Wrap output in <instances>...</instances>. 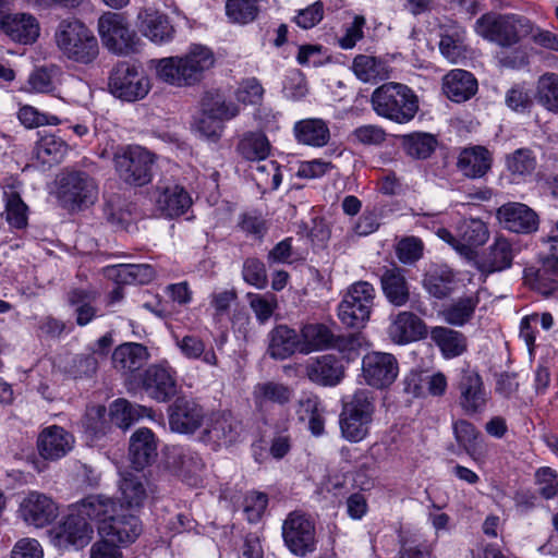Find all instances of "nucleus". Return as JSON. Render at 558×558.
I'll use <instances>...</instances> for the list:
<instances>
[{
	"label": "nucleus",
	"instance_id": "1",
	"mask_svg": "<svg viewBox=\"0 0 558 558\" xmlns=\"http://www.w3.org/2000/svg\"><path fill=\"white\" fill-rule=\"evenodd\" d=\"M214 64L213 51L205 46L194 45L183 57L158 60L156 73L161 81L171 85L191 86L199 82Z\"/></svg>",
	"mask_w": 558,
	"mask_h": 558
},
{
	"label": "nucleus",
	"instance_id": "2",
	"mask_svg": "<svg viewBox=\"0 0 558 558\" xmlns=\"http://www.w3.org/2000/svg\"><path fill=\"white\" fill-rule=\"evenodd\" d=\"M339 414L341 436L350 442L364 440L371 430L376 412L375 395L368 389H357L342 398Z\"/></svg>",
	"mask_w": 558,
	"mask_h": 558
},
{
	"label": "nucleus",
	"instance_id": "3",
	"mask_svg": "<svg viewBox=\"0 0 558 558\" xmlns=\"http://www.w3.org/2000/svg\"><path fill=\"white\" fill-rule=\"evenodd\" d=\"M475 33L500 48H511L533 32V23L525 16L513 13L488 12L480 16Z\"/></svg>",
	"mask_w": 558,
	"mask_h": 558
},
{
	"label": "nucleus",
	"instance_id": "4",
	"mask_svg": "<svg viewBox=\"0 0 558 558\" xmlns=\"http://www.w3.org/2000/svg\"><path fill=\"white\" fill-rule=\"evenodd\" d=\"M371 104L379 117L400 124L410 122L418 111V98L414 92L395 82L377 87L371 96Z\"/></svg>",
	"mask_w": 558,
	"mask_h": 558
},
{
	"label": "nucleus",
	"instance_id": "5",
	"mask_svg": "<svg viewBox=\"0 0 558 558\" xmlns=\"http://www.w3.org/2000/svg\"><path fill=\"white\" fill-rule=\"evenodd\" d=\"M54 39L60 51L70 60L89 64L99 53V45L93 31L78 20L59 23Z\"/></svg>",
	"mask_w": 558,
	"mask_h": 558
},
{
	"label": "nucleus",
	"instance_id": "6",
	"mask_svg": "<svg viewBox=\"0 0 558 558\" xmlns=\"http://www.w3.org/2000/svg\"><path fill=\"white\" fill-rule=\"evenodd\" d=\"M113 163L121 181L131 186H144L153 179L155 156L142 146L129 145L114 153Z\"/></svg>",
	"mask_w": 558,
	"mask_h": 558
},
{
	"label": "nucleus",
	"instance_id": "7",
	"mask_svg": "<svg viewBox=\"0 0 558 558\" xmlns=\"http://www.w3.org/2000/svg\"><path fill=\"white\" fill-rule=\"evenodd\" d=\"M96 180L87 172L76 169L65 170L59 180L58 197L68 209L88 207L98 199Z\"/></svg>",
	"mask_w": 558,
	"mask_h": 558
},
{
	"label": "nucleus",
	"instance_id": "8",
	"mask_svg": "<svg viewBox=\"0 0 558 558\" xmlns=\"http://www.w3.org/2000/svg\"><path fill=\"white\" fill-rule=\"evenodd\" d=\"M375 295L373 284L367 281L351 284L338 305V317L341 323L352 328L363 327L369 319Z\"/></svg>",
	"mask_w": 558,
	"mask_h": 558
},
{
	"label": "nucleus",
	"instance_id": "9",
	"mask_svg": "<svg viewBox=\"0 0 558 558\" xmlns=\"http://www.w3.org/2000/svg\"><path fill=\"white\" fill-rule=\"evenodd\" d=\"M98 33L105 47L114 53L129 54L137 49L140 39L120 13H104L98 19Z\"/></svg>",
	"mask_w": 558,
	"mask_h": 558
},
{
	"label": "nucleus",
	"instance_id": "10",
	"mask_svg": "<svg viewBox=\"0 0 558 558\" xmlns=\"http://www.w3.org/2000/svg\"><path fill=\"white\" fill-rule=\"evenodd\" d=\"M162 468L189 486L203 483L205 463L196 451L187 447H168L163 452Z\"/></svg>",
	"mask_w": 558,
	"mask_h": 558
},
{
	"label": "nucleus",
	"instance_id": "11",
	"mask_svg": "<svg viewBox=\"0 0 558 558\" xmlns=\"http://www.w3.org/2000/svg\"><path fill=\"white\" fill-rule=\"evenodd\" d=\"M108 85L113 96L125 101L143 99L150 89L149 78L137 65L128 62L112 69Z\"/></svg>",
	"mask_w": 558,
	"mask_h": 558
},
{
	"label": "nucleus",
	"instance_id": "12",
	"mask_svg": "<svg viewBox=\"0 0 558 558\" xmlns=\"http://www.w3.org/2000/svg\"><path fill=\"white\" fill-rule=\"evenodd\" d=\"M141 525H98V539L89 549V558H123L121 548L141 535Z\"/></svg>",
	"mask_w": 558,
	"mask_h": 558
},
{
	"label": "nucleus",
	"instance_id": "13",
	"mask_svg": "<svg viewBox=\"0 0 558 558\" xmlns=\"http://www.w3.org/2000/svg\"><path fill=\"white\" fill-rule=\"evenodd\" d=\"M0 34L12 43L32 45L39 37L40 26L31 13H12L9 1L0 0Z\"/></svg>",
	"mask_w": 558,
	"mask_h": 558
},
{
	"label": "nucleus",
	"instance_id": "14",
	"mask_svg": "<svg viewBox=\"0 0 558 558\" xmlns=\"http://www.w3.org/2000/svg\"><path fill=\"white\" fill-rule=\"evenodd\" d=\"M117 517V506L111 498L88 496L68 507L63 523H108Z\"/></svg>",
	"mask_w": 558,
	"mask_h": 558
},
{
	"label": "nucleus",
	"instance_id": "15",
	"mask_svg": "<svg viewBox=\"0 0 558 558\" xmlns=\"http://www.w3.org/2000/svg\"><path fill=\"white\" fill-rule=\"evenodd\" d=\"M301 353L310 354L314 351H322L333 348L344 351L354 345L355 337H336L332 331L324 324H306L301 328Z\"/></svg>",
	"mask_w": 558,
	"mask_h": 558
},
{
	"label": "nucleus",
	"instance_id": "16",
	"mask_svg": "<svg viewBox=\"0 0 558 558\" xmlns=\"http://www.w3.org/2000/svg\"><path fill=\"white\" fill-rule=\"evenodd\" d=\"M362 373L367 385L384 389L395 383L399 373L398 361L390 353L371 352L362 360Z\"/></svg>",
	"mask_w": 558,
	"mask_h": 558
},
{
	"label": "nucleus",
	"instance_id": "17",
	"mask_svg": "<svg viewBox=\"0 0 558 558\" xmlns=\"http://www.w3.org/2000/svg\"><path fill=\"white\" fill-rule=\"evenodd\" d=\"M459 404L466 414H476L484 411L488 393L484 387L482 376L471 367L461 369L458 381Z\"/></svg>",
	"mask_w": 558,
	"mask_h": 558
},
{
	"label": "nucleus",
	"instance_id": "18",
	"mask_svg": "<svg viewBox=\"0 0 558 558\" xmlns=\"http://www.w3.org/2000/svg\"><path fill=\"white\" fill-rule=\"evenodd\" d=\"M306 377L323 387L339 385L345 375L342 360L335 354H324L311 357L304 365Z\"/></svg>",
	"mask_w": 558,
	"mask_h": 558
},
{
	"label": "nucleus",
	"instance_id": "19",
	"mask_svg": "<svg viewBox=\"0 0 558 558\" xmlns=\"http://www.w3.org/2000/svg\"><path fill=\"white\" fill-rule=\"evenodd\" d=\"M205 417L204 409L195 401L178 398L169 408V426L180 434H193Z\"/></svg>",
	"mask_w": 558,
	"mask_h": 558
},
{
	"label": "nucleus",
	"instance_id": "20",
	"mask_svg": "<svg viewBox=\"0 0 558 558\" xmlns=\"http://www.w3.org/2000/svg\"><path fill=\"white\" fill-rule=\"evenodd\" d=\"M497 218L505 229L514 233H532L538 228L537 214L523 203H507L497 209Z\"/></svg>",
	"mask_w": 558,
	"mask_h": 558
},
{
	"label": "nucleus",
	"instance_id": "21",
	"mask_svg": "<svg viewBox=\"0 0 558 558\" xmlns=\"http://www.w3.org/2000/svg\"><path fill=\"white\" fill-rule=\"evenodd\" d=\"M143 386L155 400L168 401L177 393L175 371L166 364L151 365L145 372Z\"/></svg>",
	"mask_w": 558,
	"mask_h": 558
},
{
	"label": "nucleus",
	"instance_id": "22",
	"mask_svg": "<svg viewBox=\"0 0 558 558\" xmlns=\"http://www.w3.org/2000/svg\"><path fill=\"white\" fill-rule=\"evenodd\" d=\"M19 513L26 523H52L59 514V508L50 497L33 490L22 499Z\"/></svg>",
	"mask_w": 558,
	"mask_h": 558
},
{
	"label": "nucleus",
	"instance_id": "23",
	"mask_svg": "<svg viewBox=\"0 0 558 558\" xmlns=\"http://www.w3.org/2000/svg\"><path fill=\"white\" fill-rule=\"evenodd\" d=\"M75 444L74 436L63 427L52 425L43 429L38 436L37 448L41 458L56 461L65 457Z\"/></svg>",
	"mask_w": 558,
	"mask_h": 558
},
{
	"label": "nucleus",
	"instance_id": "24",
	"mask_svg": "<svg viewBox=\"0 0 558 558\" xmlns=\"http://www.w3.org/2000/svg\"><path fill=\"white\" fill-rule=\"evenodd\" d=\"M514 255L513 244L500 235L495 238L481 258L476 260V267L483 274L502 271L511 267Z\"/></svg>",
	"mask_w": 558,
	"mask_h": 558
},
{
	"label": "nucleus",
	"instance_id": "25",
	"mask_svg": "<svg viewBox=\"0 0 558 558\" xmlns=\"http://www.w3.org/2000/svg\"><path fill=\"white\" fill-rule=\"evenodd\" d=\"M427 333L426 324L412 312L397 314L388 328L389 338L397 344H407L424 339Z\"/></svg>",
	"mask_w": 558,
	"mask_h": 558
},
{
	"label": "nucleus",
	"instance_id": "26",
	"mask_svg": "<svg viewBox=\"0 0 558 558\" xmlns=\"http://www.w3.org/2000/svg\"><path fill=\"white\" fill-rule=\"evenodd\" d=\"M157 457V440L148 428H138L130 438L129 459L136 471L144 470Z\"/></svg>",
	"mask_w": 558,
	"mask_h": 558
},
{
	"label": "nucleus",
	"instance_id": "27",
	"mask_svg": "<svg viewBox=\"0 0 558 558\" xmlns=\"http://www.w3.org/2000/svg\"><path fill=\"white\" fill-rule=\"evenodd\" d=\"M492 154L481 145L464 147L457 158V169L469 179L483 178L492 168Z\"/></svg>",
	"mask_w": 558,
	"mask_h": 558
},
{
	"label": "nucleus",
	"instance_id": "28",
	"mask_svg": "<svg viewBox=\"0 0 558 558\" xmlns=\"http://www.w3.org/2000/svg\"><path fill=\"white\" fill-rule=\"evenodd\" d=\"M242 433L241 423L230 414L214 416L204 430L203 440L214 446H229L238 441Z\"/></svg>",
	"mask_w": 558,
	"mask_h": 558
},
{
	"label": "nucleus",
	"instance_id": "29",
	"mask_svg": "<svg viewBox=\"0 0 558 558\" xmlns=\"http://www.w3.org/2000/svg\"><path fill=\"white\" fill-rule=\"evenodd\" d=\"M457 231L458 253L466 258H472L475 248L484 245L489 238L488 228L481 219H464L458 225Z\"/></svg>",
	"mask_w": 558,
	"mask_h": 558
},
{
	"label": "nucleus",
	"instance_id": "30",
	"mask_svg": "<svg viewBox=\"0 0 558 558\" xmlns=\"http://www.w3.org/2000/svg\"><path fill=\"white\" fill-rule=\"evenodd\" d=\"M157 209L166 217H179L192 205L190 194L180 185L158 186L155 198Z\"/></svg>",
	"mask_w": 558,
	"mask_h": 558
},
{
	"label": "nucleus",
	"instance_id": "31",
	"mask_svg": "<svg viewBox=\"0 0 558 558\" xmlns=\"http://www.w3.org/2000/svg\"><path fill=\"white\" fill-rule=\"evenodd\" d=\"M268 354L275 360H286L295 352L301 353V339L296 331L287 325H278L268 333Z\"/></svg>",
	"mask_w": 558,
	"mask_h": 558
},
{
	"label": "nucleus",
	"instance_id": "32",
	"mask_svg": "<svg viewBox=\"0 0 558 558\" xmlns=\"http://www.w3.org/2000/svg\"><path fill=\"white\" fill-rule=\"evenodd\" d=\"M92 525H53L48 536L53 546L58 548H84L93 538Z\"/></svg>",
	"mask_w": 558,
	"mask_h": 558
},
{
	"label": "nucleus",
	"instance_id": "33",
	"mask_svg": "<svg viewBox=\"0 0 558 558\" xmlns=\"http://www.w3.org/2000/svg\"><path fill=\"white\" fill-rule=\"evenodd\" d=\"M147 348L136 342H125L118 345L112 353V365L122 374H132L141 369L147 362Z\"/></svg>",
	"mask_w": 558,
	"mask_h": 558
},
{
	"label": "nucleus",
	"instance_id": "34",
	"mask_svg": "<svg viewBox=\"0 0 558 558\" xmlns=\"http://www.w3.org/2000/svg\"><path fill=\"white\" fill-rule=\"evenodd\" d=\"M442 88L450 100L463 102L476 94L477 81L472 73L456 69L445 75Z\"/></svg>",
	"mask_w": 558,
	"mask_h": 558
},
{
	"label": "nucleus",
	"instance_id": "35",
	"mask_svg": "<svg viewBox=\"0 0 558 558\" xmlns=\"http://www.w3.org/2000/svg\"><path fill=\"white\" fill-rule=\"evenodd\" d=\"M140 31L149 40L165 44L173 38L174 28L167 15L153 10H145L138 14Z\"/></svg>",
	"mask_w": 558,
	"mask_h": 558
},
{
	"label": "nucleus",
	"instance_id": "36",
	"mask_svg": "<svg viewBox=\"0 0 558 558\" xmlns=\"http://www.w3.org/2000/svg\"><path fill=\"white\" fill-rule=\"evenodd\" d=\"M293 133L298 143L312 147H323L330 140L329 126L325 120L319 118H308L295 122Z\"/></svg>",
	"mask_w": 558,
	"mask_h": 558
},
{
	"label": "nucleus",
	"instance_id": "37",
	"mask_svg": "<svg viewBox=\"0 0 558 558\" xmlns=\"http://www.w3.org/2000/svg\"><path fill=\"white\" fill-rule=\"evenodd\" d=\"M432 341L439 348L445 359L462 355L468 349V339L461 331L445 326L433 327L429 331Z\"/></svg>",
	"mask_w": 558,
	"mask_h": 558
},
{
	"label": "nucleus",
	"instance_id": "38",
	"mask_svg": "<svg viewBox=\"0 0 558 558\" xmlns=\"http://www.w3.org/2000/svg\"><path fill=\"white\" fill-rule=\"evenodd\" d=\"M235 150L243 159L257 163L267 159L271 144L265 133L250 131L240 137Z\"/></svg>",
	"mask_w": 558,
	"mask_h": 558
},
{
	"label": "nucleus",
	"instance_id": "39",
	"mask_svg": "<svg viewBox=\"0 0 558 558\" xmlns=\"http://www.w3.org/2000/svg\"><path fill=\"white\" fill-rule=\"evenodd\" d=\"M380 284L385 296L395 306H402L409 301V286L400 268H386L380 276Z\"/></svg>",
	"mask_w": 558,
	"mask_h": 558
},
{
	"label": "nucleus",
	"instance_id": "40",
	"mask_svg": "<svg viewBox=\"0 0 558 558\" xmlns=\"http://www.w3.org/2000/svg\"><path fill=\"white\" fill-rule=\"evenodd\" d=\"M98 293L90 289H72L68 293V302L74 308L75 322L78 326L89 324L98 313L94 305Z\"/></svg>",
	"mask_w": 558,
	"mask_h": 558
},
{
	"label": "nucleus",
	"instance_id": "41",
	"mask_svg": "<svg viewBox=\"0 0 558 558\" xmlns=\"http://www.w3.org/2000/svg\"><path fill=\"white\" fill-rule=\"evenodd\" d=\"M286 545L296 556H305L315 549L314 525H282Z\"/></svg>",
	"mask_w": 558,
	"mask_h": 558
},
{
	"label": "nucleus",
	"instance_id": "42",
	"mask_svg": "<svg viewBox=\"0 0 558 558\" xmlns=\"http://www.w3.org/2000/svg\"><path fill=\"white\" fill-rule=\"evenodd\" d=\"M293 389L277 381H263L255 385L253 399L256 407L263 409L269 404L284 405L291 401Z\"/></svg>",
	"mask_w": 558,
	"mask_h": 558
},
{
	"label": "nucleus",
	"instance_id": "43",
	"mask_svg": "<svg viewBox=\"0 0 558 558\" xmlns=\"http://www.w3.org/2000/svg\"><path fill=\"white\" fill-rule=\"evenodd\" d=\"M478 303L477 295L458 298L441 310L440 316L448 325L462 327L472 320Z\"/></svg>",
	"mask_w": 558,
	"mask_h": 558
},
{
	"label": "nucleus",
	"instance_id": "44",
	"mask_svg": "<svg viewBox=\"0 0 558 558\" xmlns=\"http://www.w3.org/2000/svg\"><path fill=\"white\" fill-rule=\"evenodd\" d=\"M107 274L119 284H145L155 277V270L148 264H120L108 267Z\"/></svg>",
	"mask_w": 558,
	"mask_h": 558
},
{
	"label": "nucleus",
	"instance_id": "45",
	"mask_svg": "<svg viewBox=\"0 0 558 558\" xmlns=\"http://www.w3.org/2000/svg\"><path fill=\"white\" fill-rule=\"evenodd\" d=\"M423 282L430 295L444 299L453 291L456 276L447 266H435L426 272Z\"/></svg>",
	"mask_w": 558,
	"mask_h": 558
},
{
	"label": "nucleus",
	"instance_id": "46",
	"mask_svg": "<svg viewBox=\"0 0 558 558\" xmlns=\"http://www.w3.org/2000/svg\"><path fill=\"white\" fill-rule=\"evenodd\" d=\"M119 489L121 493V508H140L147 496L142 476L133 474L131 472H125L121 474Z\"/></svg>",
	"mask_w": 558,
	"mask_h": 558
},
{
	"label": "nucleus",
	"instance_id": "47",
	"mask_svg": "<svg viewBox=\"0 0 558 558\" xmlns=\"http://www.w3.org/2000/svg\"><path fill=\"white\" fill-rule=\"evenodd\" d=\"M531 284L535 291L545 296L558 291V256L553 254L543 260Z\"/></svg>",
	"mask_w": 558,
	"mask_h": 558
},
{
	"label": "nucleus",
	"instance_id": "48",
	"mask_svg": "<svg viewBox=\"0 0 558 558\" xmlns=\"http://www.w3.org/2000/svg\"><path fill=\"white\" fill-rule=\"evenodd\" d=\"M68 145L52 134L41 135L34 147V155L43 165L58 163L66 154Z\"/></svg>",
	"mask_w": 558,
	"mask_h": 558
},
{
	"label": "nucleus",
	"instance_id": "49",
	"mask_svg": "<svg viewBox=\"0 0 558 558\" xmlns=\"http://www.w3.org/2000/svg\"><path fill=\"white\" fill-rule=\"evenodd\" d=\"M175 344L179 348L180 352L189 360H198L208 365L217 366L218 357L213 348L206 350L204 341L194 336L186 335L182 338L174 336Z\"/></svg>",
	"mask_w": 558,
	"mask_h": 558
},
{
	"label": "nucleus",
	"instance_id": "50",
	"mask_svg": "<svg viewBox=\"0 0 558 558\" xmlns=\"http://www.w3.org/2000/svg\"><path fill=\"white\" fill-rule=\"evenodd\" d=\"M536 99L546 110L558 114V74L547 72L538 77Z\"/></svg>",
	"mask_w": 558,
	"mask_h": 558
},
{
	"label": "nucleus",
	"instance_id": "51",
	"mask_svg": "<svg viewBox=\"0 0 558 558\" xmlns=\"http://www.w3.org/2000/svg\"><path fill=\"white\" fill-rule=\"evenodd\" d=\"M251 175L263 191L277 190L281 184L282 174L277 161L267 160L251 167Z\"/></svg>",
	"mask_w": 558,
	"mask_h": 558
},
{
	"label": "nucleus",
	"instance_id": "52",
	"mask_svg": "<svg viewBox=\"0 0 558 558\" xmlns=\"http://www.w3.org/2000/svg\"><path fill=\"white\" fill-rule=\"evenodd\" d=\"M149 410L143 405L132 404L125 399L116 400L110 408L111 420L120 428H129L133 422L148 415Z\"/></svg>",
	"mask_w": 558,
	"mask_h": 558
},
{
	"label": "nucleus",
	"instance_id": "53",
	"mask_svg": "<svg viewBox=\"0 0 558 558\" xmlns=\"http://www.w3.org/2000/svg\"><path fill=\"white\" fill-rule=\"evenodd\" d=\"M465 31L461 27H454L451 33L441 35L439 49L441 54L451 63H458L464 58L465 52Z\"/></svg>",
	"mask_w": 558,
	"mask_h": 558
},
{
	"label": "nucleus",
	"instance_id": "54",
	"mask_svg": "<svg viewBox=\"0 0 558 558\" xmlns=\"http://www.w3.org/2000/svg\"><path fill=\"white\" fill-rule=\"evenodd\" d=\"M436 138L428 133H413L403 137V148L408 155L417 159H426L435 150Z\"/></svg>",
	"mask_w": 558,
	"mask_h": 558
},
{
	"label": "nucleus",
	"instance_id": "55",
	"mask_svg": "<svg viewBox=\"0 0 558 558\" xmlns=\"http://www.w3.org/2000/svg\"><path fill=\"white\" fill-rule=\"evenodd\" d=\"M507 169L512 175L525 178L536 169V157L529 148H519L506 158Z\"/></svg>",
	"mask_w": 558,
	"mask_h": 558
},
{
	"label": "nucleus",
	"instance_id": "56",
	"mask_svg": "<svg viewBox=\"0 0 558 558\" xmlns=\"http://www.w3.org/2000/svg\"><path fill=\"white\" fill-rule=\"evenodd\" d=\"M258 3L257 0H227L226 14L233 23L247 24L257 17Z\"/></svg>",
	"mask_w": 558,
	"mask_h": 558
},
{
	"label": "nucleus",
	"instance_id": "57",
	"mask_svg": "<svg viewBox=\"0 0 558 558\" xmlns=\"http://www.w3.org/2000/svg\"><path fill=\"white\" fill-rule=\"evenodd\" d=\"M7 221L11 227L22 229L27 225V206L16 192H4Z\"/></svg>",
	"mask_w": 558,
	"mask_h": 558
},
{
	"label": "nucleus",
	"instance_id": "58",
	"mask_svg": "<svg viewBox=\"0 0 558 558\" xmlns=\"http://www.w3.org/2000/svg\"><path fill=\"white\" fill-rule=\"evenodd\" d=\"M453 432L458 444L465 452L475 459L478 454V432L474 425L468 421L461 420L453 424Z\"/></svg>",
	"mask_w": 558,
	"mask_h": 558
},
{
	"label": "nucleus",
	"instance_id": "59",
	"mask_svg": "<svg viewBox=\"0 0 558 558\" xmlns=\"http://www.w3.org/2000/svg\"><path fill=\"white\" fill-rule=\"evenodd\" d=\"M352 69L359 80L365 83L383 78V63L371 56H356Z\"/></svg>",
	"mask_w": 558,
	"mask_h": 558
},
{
	"label": "nucleus",
	"instance_id": "60",
	"mask_svg": "<svg viewBox=\"0 0 558 558\" xmlns=\"http://www.w3.org/2000/svg\"><path fill=\"white\" fill-rule=\"evenodd\" d=\"M247 299L259 324L268 322L278 307L277 296L272 293H248Z\"/></svg>",
	"mask_w": 558,
	"mask_h": 558
},
{
	"label": "nucleus",
	"instance_id": "61",
	"mask_svg": "<svg viewBox=\"0 0 558 558\" xmlns=\"http://www.w3.org/2000/svg\"><path fill=\"white\" fill-rule=\"evenodd\" d=\"M243 280L255 287L256 289L263 290L268 284V277L265 264L256 257H247L242 267Z\"/></svg>",
	"mask_w": 558,
	"mask_h": 558
},
{
	"label": "nucleus",
	"instance_id": "62",
	"mask_svg": "<svg viewBox=\"0 0 558 558\" xmlns=\"http://www.w3.org/2000/svg\"><path fill=\"white\" fill-rule=\"evenodd\" d=\"M505 102L509 109L518 113L530 112L534 105L530 89L522 84L513 85L507 90Z\"/></svg>",
	"mask_w": 558,
	"mask_h": 558
},
{
	"label": "nucleus",
	"instance_id": "63",
	"mask_svg": "<svg viewBox=\"0 0 558 558\" xmlns=\"http://www.w3.org/2000/svg\"><path fill=\"white\" fill-rule=\"evenodd\" d=\"M17 118L28 129L43 125H58L61 122L57 116L40 112L37 108L28 105L20 108Z\"/></svg>",
	"mask_w": 558,
	"mask_h": 558
},
{
	"label": "nucleus",
	"instance_id": "64",
	"mask_svg": "<svg viewBox=\"0 0 558 558\" xmlns=\"http://www.w3.org/2000/svg\"><path fill=\"white\" fill-rule=\"evenodd\" d=\"M264 93V87L256 77H247L240 83L235 97L244 105H257L263 100Z\"/></svg>",
	"mask_w": 558,
	"mask_h": 558
}]
</instances>
